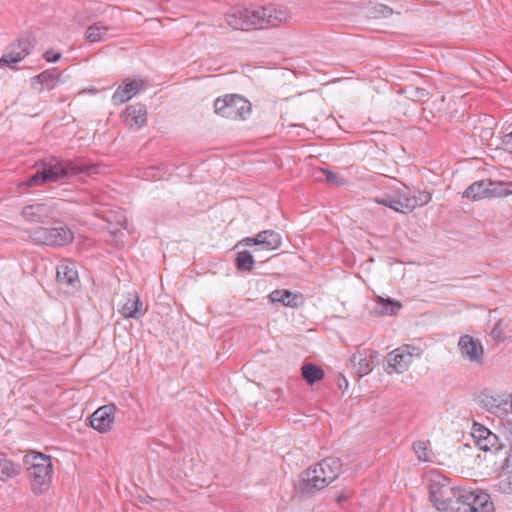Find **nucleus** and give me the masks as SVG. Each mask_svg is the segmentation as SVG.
Returning a JSON list of instances; mask_svg holds the SVG:
<instances>
[{"label":"nucleus","mask_w":512,"mask_h":512,"mask_svg":"<svg viewBox=\"0 0 512 512\" xmlns=\"http://www.w3.org/2000/svg\"><path fill=\"white\" fill-rule=\"evenodd\" d=\"M292 15L282 5L232 7L226 14L228 26L235 30L264 29L287 23Z\"/></svg>","instance_id":"nucleus-1"},{"label":"nucleus","mask_w":512,"mask_h":512,"mask_svg":"<svg viewBox=\"0 0 512 512\" xmlns=\"http://www.w3.org/2000/svg\"><path fill=\"white\" fill-rule=\"evenodd\" d=\"M91 170V166H87L80 160H61L51 158L42 163V170H38L23 184L27 187L38 186L47 181L55 182L60 179L86 174Z\"/></svg>","instance_id":"nucleus-2"},{"label":"nucleus","mask_w":512,"mask_h":512,"mask_svg":"<svg viewBox=\"0 0 512 512\" xmlns=\"http://www.w3.org/2000/svg\"><path fill=\"white\" fill-rule=\"evenodd\" d=\"M341 461L336 457H327L301 474V490L313 493L328 486L341 472Z\"/></svg>","instance_id":"nucleus-3"},{"label":"nucleus","mask_w":512,"mask_h":512,"mask_svg":"<svg viewBox=\"0 0 512 512\" xmlns=\"http://www.w3.org/2000/svg\"><path fill=\"white\" fill-rule=\"evenodd\" d=\"M32 492L36 495L47 492L51 486L53 466L50 456L31 453L24 456Z\"/></svg>","instance_id":"nucleus-4"},{"label":"nucleus","mask_w":512,"mask_h":512,"mask_svg":"<svg viewBox=\"0 0 512 512\" xmlns=\"http://www.w3.org/2000/svg\"><path fill=\"white\" fill-rule=\"evenodd\" d=\"M29 237L35 244L62 247L73 242L74 233L66 225L60 224L34 228L29 232Z\"/></svg>","instance_id":"nucleus-5"},{"label":"nucleus","mask_w":512,"mask_h":512,"mask_svg":"<svg viewBox=\"0 0 512 512\" xmlns=\"http://www.w3.org/2000/svg\"><path fill=\"white\" fill-rule=\"evenodd\" d=\"M252 109L251 103L238 94H228L214 101L216 114L230 119H246Z\"/></svg>","instance_id":"nucleus-6"},{"label":"nucleus","mask_w":512,"mask_h":512,"mask_svg":"<svg viewBox=\"0 0 512 512\" xmlns=\"http://www.w3.org/2000/svg\"><path fill=\"white\" fill-rule=\"evenodd\" d=\"M456 487L450 485V480L440 474L432 475L429 479V497L437 510L444 511L451 502Z\"/></svg>","instance_id":"nucleus-7"},{"label":"nucleus","mask_w":512,"mask_h":512,"mask_svg":"<svg viewBox=\"0 0 512 512\" xmlns=\"http://www.w3.org/2000/svg\"><path fill=\"white\" fill-rule=\"evenodd\" d=\"M420 348L413 345H403L390 352L387 356L386 372L403 373L405 372L413 361V357H420Z\"/></svg>","instance_id":"nucleus-8"},{"label":"nucleus","mask_w":512,"mask_h":512,"mask_svg":"<svg viewBox=\"0 0 512 512\" xmlns=\"http://www.w3.org/2000/svg\"><path fill=\"white\" fill-rule=\"evenodd\" d=\"M239 244L246 246H255L254 252L260 250L272 251L278 249L282 244V238L274 230H264L257 233L254 237H246Z\"/></svg>","instance_id":"nucleus-9"},{"label":"nucleus","mask_w":512,"mask_h":512,"mask_svg":"<svg viewBox=\"0 0 512 512\" xmlns=\"http://www.w3.org/2000/svg\"><path fill=\"white\" fill-rule=\"evenodd\" d=\"M115 404H107L96 409L89 417L90 426L99 433H107L112 430L115 422Z\"/></svg>","instance_id":"nucleus-10"},{"label":"nucleus","mask_w":512,"mask_h":512,"mask_svg":"<svg viewBox=\"0 0 512 512\" xmlns=\"http://www.w3.org/2000/svg\"><path fill=\"white\" fill-rule=\"evenodd\" d=\"M471 435L478 448L485 452L498 451L503 447V443L498 436L482 424L474 423Z\"/></svg>","instance_id":"nucleus-11"},{"label":"nucleus","mask_w":512,"mask_h":512,"mask_svg":"<svg viewBox=\"0 0 512 512\" xmlns=\"http://www.w3.org/2000/svg\"><path fill=\"white\" fill-rule=\"evenodd\" d=\"M458 349L461 356L470 363L480 365L484 359V349L480 340L463 335L458 341Z\"/></svg>","instance_id":"nucleus-12"},{"label":"nucleus","mask_w":512,"mask_h":512,"mask_svg":"<svg viewBox=\"0 0 512 512\" xmlns=\"http://www.w3.org/2000/svg\"><path fill=\"white\" fill-rule=\"evenodd\" d=\"M408 200H411V190L405 185H403L402 188L393 190L391 193L383 197H376L374 199L377 204L389 207L390 209L402 214H408L412 212L406 211L404 210V207H401L404 206Z\"/></svg>","instance_id":"nucleus-13"},{"label":"nucleus","mask_w":512,"mask_h":512,"mask_svg":"<svg viewBox=\"0 0 512 512\" xmlns=\"http://www.w3.org/2000/svg\"><path fill=\"white\" fill-rule=\"evenodd\" d=\"M144 86L142 80L125 79L123 83L118 86L112 95V103L114 105H121L129 101L136 95Z\"/></svg>","instance_id":"nucleus-14"},{"label":"nucleus","mask_w":512,"mask_h":512,"mask_svg":"<svg viewBox=\"0 0 512 512\" xmlns=\"http://www.w3.org/2000/svg\"><path fill=\"white\" fill-rule=\"evenodd\" d=\"M482 403L490 413L497 417L503 418L511 413V403L508 396L485 395Z\"/></svg>","instance_id":"nucleus-15"},{"label":"nucleus","mask_w":512,"mask_h":512,"mask_svg":"<svg viewBox=\"0 0 512 512\" xmlns=\"http://www.w3.org/2000/svg\"><path fill=\"white\" fill-rule=\"evenodd\" d=\"M61 74L57 68H51L43 71L42 73L34 76L31 79V85L39 92L43 90H52L61 82Z\"/></svg>","instance_id":"nucleus-16"},{"label":"nucleus","mask_w":512,"mask_h":512,"mask_svg":"<svg viewBox=\"0 0 512 512\" xmlns=\"http://www.w3.org/2000/svg\"><path fill=\"white\" fill-rule=\"evenodd\" d=\"M56 278L59 284L74 287L79 282L78 264L70 260L61 261L56 269Z\"/></svg>","instance_id":"nucleus-17"},{"label":"nucleus","mask_w":512,"mask_h":512,"mask_svg":"<svg viewBox=\"0 0 512 512\" xmlns=\"http://www.w3.org/2000/svg\"><path fill=\"white\" fill-rule=\"evenodd\" d=\"M55 212V208L47 202L30 204L22 209V216L30 222H42Z\"/></svg>","instance_id":"nucleus-18"},{"label":"nucleus","mask_w":512,"mask_h":512,"mask_svg":"<svg viewBox=\"0 0 512 512\" xmlns=\"http://www.w3.org/2000/svg\"><path fill=\"white\" fill-rule=\"evenodd\" d=\"M472 490L463 487H456L451 502L444 509V512H469Z\"/></svg>","instance_id":"nucleus-19"},{"label":"nucleus","mask_w":512,"mask_h":512,"mask_svg":"<svg viewBox=\"0 0 512 512\" xmlns=\"http://www.w3.org/2000/svg\"><path fill=\"white\" fill-rule=\"evenodd\" d=\"M122 118L129 128L139 129L147 120L146 108L142 104L130 105L123 112Z\"/></svg>","instance_id":"nucleus-20"},{"label":"nucleus","mask_w":512,"mask_h":512,"mask_svg":"<svg viewBox=\"0 0 512 512\" xmlns=\"http://www.w3.org/2000/svg\"><path fill=\"white\" fill-rule=\"evenodd\" d=\"M377 356L373 350H362L354 353L350 359L353 368L359 376L369 374L373 370L372 360Z\"/></svg>","instance_id":"nucleus-21"},{"label":"nucleus","mask_w":512,"mask_h":512,"mask_svg":"<svg viewBox=\"0 0 512 512\" xmlns=\"http://www.w3.org/2000/svg\"><path fill=\"white\" fill-rule=\"evenodd\" d=\"M268 298L273 303H279L290 308H296L303 303L302 295L293 293L290 290H274L269 294Z\"/></svg>","instance_id":"nucleus-22"},{"label":"nucleus","mask_w":512,"mask_h":512,"mask_svg":"<svg viewBox=\"0 0 512 512\" xmlns=\"http://www.w3.org/2000/svg\"><path fill=\"white\" fill-rule=\"evenodd\" d=\"M494 504L488 493L472 490V499H470L469 512H494Z\"/></svg>","instance_id":"nucleus-23"},{"label":"nucleus","mask_w":512,"mask_h":512,"mask_svg":"<svg viewBox=\"0 0 512 512\" xmlns=\"http://www.w3.org/2000/svg\"><path fill=\"white\" fill-rule=\"evenodd\" d=\"M489 186H491V180L476 181L467 187L463 196L473 201L489 199Z\"/></svg>","instance_id":"nucleus-24"},{"label":"nucleus","mask_w":512,"mask_h":512,"mask_svg":"<svg viewBox=\"0 0 512 512\" xmlns=\"http://www.w3.org/2000/svg\"><path fill=\"white\" fill-rule=\"evenodd\" d=\"M109 31L110 27L103 22H96L87 28L85 37L91 43L102 42L110 37Z\"/></svg>","instance_id":"nucleus-25"},{"label":"nucleus","mask_w":512,"mask_h":512,"mask_svg":"<svg viewBox=\"0 0 512 512\" xmlns=\"http://www.w3.org/2000/svg\"><path fill=\"white\" fill-rule=\"evenodd\" d=\"M432 199L431 193L426 190L411 191V200L405 203L404 210L414 211L416 207H422L428 204Z\"/></svg>","instance_id":"nucleus-26"},{"label":"nucleus","mask_w":512,"mask_h":512,"mask_svg":"<svg viewBox=\"0 0 512 512\" xmlns=\"http://www.w3.org/2000/svg\"><path fill=\"white\" fill-rule=\"evenodd\" d=\"M402 307L399 301L377 297L375 312L378 315H395Z\"/></svg>","instance_id":"nucleus-27"},{"label":"nucleus","mask_w":512,"mask_h":512,"mask_svg":"<svg viewBox=\"0 0 512 512\" xmlns=\"http://www.w3.org/2000/svg\"><path fill=\"white\" fill-rule=\"evenodd\" d=\"M301 375L308 384L313 385L324 378V371L313 363H306L301 368Z\"/></svg>","instance_id":"nucleus-28"},{"label":"nucleus","mask_w":512,"mask_h":512,"mask_svg":"<svg viewBox=\"0 0 512 512\" xmlns=\"http://www.w3.org/2000/svg\"><path fill=\"white\" fill-rule=\"evenodd\" d=\"M19 473L20 467L0 453V480L6 481L17 476Z\"/></svg>","instance_id":"nucleus-29"},{"label":"nucleus","mask_w":512,"mask_h":512,"mask_svg":"<svg viewBox=\"0 0 512 512\" xmlns=\"http://www.w3.org/2000/svg\"><path fill=\"white\" fill-rule=\"evenodd\" d=\"M142 302L137 295H131L120 309L124 318H137Z\"/></svg>","instance_id":"nucleus-30"},{"label":"nucleus","mask_w":512,"mask_h":512,"mask_svg":"<svg viewBox=\"0 0 512 512\" xmlns=\"http://www.w3.org/2000/svg\"><path fill=\"white\" fill-rule=\"evenodd\" d=\"M512 195V182L492 181L489 186V199Z\"/></svg>","instance_id":"nucleus-31"},{"label":"nucleus","mask_w":512,"mask_h":512,"mask_svg":"<svg viewBox=\"0 0 512 512\" xmlns=\"http://www.w3.org/2000/svg\"><path fill=\"white\" fill-rule=\"evenodd\" d=\"M235 261L236 268L243 272L251 271L255 264L253 255L247 250L238 252Z\"/></svg>","instance_id":"nucleus-32"},{"label":"nucleus","mask_w":512,"mask_h":512,"mask_svg":"<svg viewBox=\"0 0 512 512\" xmlns=\"http://www.w3.org/2000/svg\"><path fill=\"white\" fill-rule=\"evenodd\" d=\"M24 58V54H21L15 46H12L11 51L3 54L0 58V67L8 66L12 68L13 64L21 62Z\"/></svg>","instance_id":"nucleus-33"},{"label":"nucleus","mask_w":512,"mask_h":512,"mask_svg":"<svg viewBox=\"0 0 512 512\" xmlns=\"http://www.w3.org/2000/svg\"><path fill=\"white\" fill-rule=\"evenodd\" d=\"M413 450L418 459L423 462L429 461L428 448L425 441H416L413 443Z\"/></svg>","instance_id":"nucleus-34"},{"label":"nucleus","mask_w":512,"mask_h":512,"mask_svg":"<svg viewBox=\"0 0 512 512\" xmlns=\"http://www.w3.org/2000/svg\"><path fill=\"white\" fill-rule=\"evenodd\" d=\"M33 47L32 41L27 38H21L15 48L20 51L21 54H24V57L30 54V51Z\"/></svg>","instance_id":"nucleus-35"},{"label":"nucleus","mask_w":512,"mask_h":512,"mask_svg":"<svg viewBox=\"0 0 512 512\" xmlns=\"http://www.w3.org/2000/svg\"><path fill=\"white\" fill-rule=\"evenodd\" d=\"M393 14L392 8L384 4H377L374 7L375 17L387 18Z\"/></svg>","instance_id":"nucleus-36"},{"label":"nucleus","mask_w":512,"mask_h":512,"mask_svg":"<svg viewBox=\"0 0 512 512\" xmlns=\"http://www.w3.org/2000/svg\"><path fill=\"white\" fill-rule=\"evenodd\" d=\"M43 57L47 62L55 63L61 58V53L54 50H47Z\"/></svg>","instance_id":"nucleus-37"},{"label":"nucleus","mask_w":512,"mask_h":512,"mask_svg":"<svg viewBox=\"0 0 512 512\" xmlns=\"http://www.w3.org/2000/svg\"><path fill=\"white\" fill-rule=\"evenodd\" d=\"M502 145L506 152L512 154V131L503 137Z\"/></svg>","instance_id":"nucleus-38"},{"label":"nucleus","mask_w":512,"mask_h":512,"mask_svg":"<svg viewBox=\"0 0 512 512\" xmlns=\"http://www.w3.org/2000/svg\"><path fill=\"white\" fill-rule=\"evenodd\" d=\"M350 497V493L348 492H339L337 495H336V502L338 504H342L343 502H345L348 498Z\"/></svg>","instance_id":"nucleus-39"},{"label":"nucleus","mask_w":512,"mask_h":512,"mask_svg":"<svg viewBox=\"0 0 512 512\" xmlns=\"http://www.w3.org/2000/svg\"><path fill=\"white\" fill-rule=\"evenodd\" d=\"M501 332H502V331H501V328H500L499 324H496V325H495V327H494V328L492 329V331H491V335H492V337H493V338H495V339H500V337H501Z\"/></svg>","instance_id":"nucleus-40"},{"label":"nucleus","mask_w":512,"mask_h":512,"mask_svg":"<svg viewBox=\"0 0 512 512\" xmlns=\"http://www.w3.org/2000/svg\"><path fill=\"white\" fill-rule=\"evenodd\" d=\"M336 175L330 171H326V179L328 182H334Z\"/></svg>","instance_id":"nucleus-41"},{"label":"nucleus","mask_w":512,"mask_h":512,"mask_svg":"<svg viewBox=\"0 0 512 512\" xmlns=\"http://www.w3.org/2000/svg\"><path fill=\"white\" fill-rule=\"evenodd\" d=\"M126 224H127V220H126V219H124V220L121 222V225H122L124 228H126Z\"/></svg>","instance_id":"nucleus-42"},{"label":"nucleus","mask_w":512,"mask_h":512,"mask_svg":"<svg viewBox=\"0 0 512 512\" xmlns=\"http://www.w3.org/2000/svg\"><path fill=\"white\" fill-rule=\"evenodd\" d=\"M275 393H276V394H280V393H282V390H281L280 388H277V389L275 390Z\"/></svg>","instance_id":"nucleus-43"},{"label":"nucleus","mask_w":512,"mask_h":512,"mask_svg":"<svg viewBox=\"0 0 512 512\" xmlns=\"http://www.w3.org/2000/svg\"><path fill=\"white\" fill-rule=\"evenodd\" d=\"M509 399H510V403H511V413H512V394H511V397Z\"/></svg>","instance_id":"nucleus-44"}]
</instances>
